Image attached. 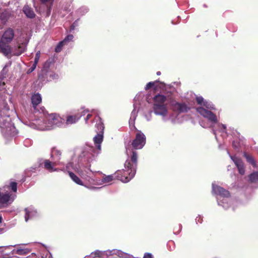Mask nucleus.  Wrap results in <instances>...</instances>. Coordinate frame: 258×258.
<instances>
[{
	"instance_id": "f257e3e1",
	"label": "nucleus",
	"mask_w": 258,
	"mask_h": 258,
	"mask_svg": "<svg viewBox=\"0 0 258 258\" xmlns=\"http://www.w3.org/2000/svg\"><path fill=\"white\" fill-rule=\"evenodd\" d=\"M138 154L136 151H133L130 159L128 158L124 163V169L118 170L114 174L104 175L100 183L94 177L95 182L93 184H103L111 182L115 179L126 183L130 181L136 173Z\"/></svg>"
},
{
	"instance_id": "f03ea898",
	"label": "nucleus",
	"mask_w": 258,
	"mask_h": 258,
	"mask_svg": "<svg viewBox=\"0 0 258 258\" xmlns=\"http://www.w3.org/2000/svg\"><path fill=\"white\" fill-rule=\"evenodd\" d=\"M77 156L78 158L77 162L76 161L71 162L66 166L70 177L76 183L83 185L82 180L71 171L73 170L89 183H93L95 179H94V173L90 169V163L85 161L84 158L81 160L78 156Z\"/></svg>"
},
{
	"instance_id": "7ed1b4c3",
	"label": "nucleus",
	"mask_w": 258,
	"mask_h": 258,
	"mask_svg": "<svg viewBox=\"0 0 258 258\" xmlns=\"http://www.w3.org/2000/svg\"><path fill=\"white\" fill-rule=\"evenodd\" d=\"M6 98L10 101L12 99L11 95L7 93L5 99L0 96V128L3 137L6 139H10L17 135V132L10 117V108L6 102Z\"/></svg>"
},
{
	"instance_id": "20e7f679",
	"label": "nucleus",
	"mask_w": 258,
	"mask_h": 258,
	"mask_svg": "<svg viewBox=\"0 0 258 258\" xmlns=\"http://www.w3.org/2000/svg\"><path fill=\"white\" fill-rule=\"evenodd\" d=\"M214 110L206 109L203 107L197 108V112L203 117L207 119L210 125H208L202 122H200L201 125L204 127H211L212 128L213 133L214 134L215 139L218 142H220V139L218 137V134H220L222 139L227 138L228 135L226 131V126L225 124L219 122V119L216 114L213 112Z\"/></svg>"
},
{
	"instance_id": "39448f33",
	"label": "nucleus",
	"mask_w": 258,
	"mask_h": 258,
	"mask_svg": "<svg viewBox=\"0 0 258 258\" xmlns=\"http://www.w3.org/2000/svg\"><path fill=\"white\" fill-rule=\"evenodd\" d=\"M103 139V134L97 133L94 137V142L96 148L92 146L86 145L77 149L76 155L80 159H84L85 161L91 163L95 160L101 149V143Z\"/></svg>"
},
{
	"instance_id": "423d86ee",
	"label": "nucleus",
	"mask_w": 258,
	"mask_h": 258,
	"mask_svg": "<svg viewBox=\"0 0 258 258\" xmlns=\"http://www.w3.org/2000/svg\"><path fill=\"white\" fill-rule=\"evenodd\" d=\"M153 112L157 116L161 117L163 122L172 119V113L170 111L167 104L165 103L166 97L161 94H157L154 97Z\"/></svg>"
},
{
	"instance_id": "0eeeda50",
	"label": "nucleus",
	"mask_w": 258,
	"mask_h": 258,
	"mask_svg": "<svg viewBox=\"0 0 258 258\" xmlns=\"http://www.w3.org/2000/svg\"><path fill=\"white\" fill-rule=\"evenodd\" d=\"M212 192L218 196L217 201L219 206L222 207L224 209H227L230 207L231 199L229 191L213 183Z\"/></svg>"
},
{
	"instance_id": "6e6552de",
	"label": "nucleus",
	"mask_w": 258,
	"mask_h": 258,
	"mask_svg": "<svg viewBox=\"0 0 258 258\" xmlns=\"http://www.w3.org/2000/svg\"><path fill=\"white\" fill-rule=\"evenodd\" d=\"M113 255H116L121 258H135L131 254L115 249L105 251L97 250L92 252L90 255L86 256L84 258H106Z\"/></svg>"
},
{
	"instance_id": "1a4fd4ad",
	"label": "nucleus",
	"mask_w": 258,
	"mask_h": 258,
	"mask_svg": "<svg viewBox=\"0 0 258 258\" xmlns=\"http://www.w3.org/2000/svg\"><path fill=\"white\" fill-rule=\"evenodd\" d=\"M44 108H41L42 114H41L40 116L35 119L33 122L29 123V125L31 127L41 131L49 130L48 123L45 118L46 114L44 112Z\"/></svg>"
},
{
	"instance_id": "9d476101",
	"label": "nucleus",
	"mask_w": 258,
	"mask_h": 258,
	"mask_svg": "<svg viewBox=\"0 0 258 258\" xmlns=\"http://www.w3.org/2000/svg\"><path fill=\"white\" fill-rule=\"evenodd\" d=\"M29 40L26 36H21L17 40V43L12 49L14 55L19 56L24 52L26 49Z\"/></svg>"
},
{
	"instance_id": "9b49d317",
	"label": "nucleus",
	"mask_w": 258,
	"mask_h": 258,
	"mask_svg": "<svg viewBox=\"0 0 258 258\" xmlns=\"http://www.w3.org/2000/svg\"><path fill=\"white\" fill-rule=\"evenodd\" d=\"M45 118L48 123L49 130L61 126L64 121V119L56 113L47 114L45 116Z\"/></svg>"
},
{
	"instance_id": "f8f14e48",
	"label": "nucleus",
	"mask_w": 258,
	"mask_h": 258,
	"mask_svg": "<svg viewBox=\"0 0 258 258\" xmlns=\"http://www.w3.org/2000/svg\"><path fill=\"white\" fill-rule=\"evenodd\" d=\"M146 144V137L141 131H138L135 139L132 142V146L135 149H142Z\"/></svg>"
},
{
	"instance_id": "ddd939ff",
	"label": "nucleus",
	"mask_w": 258,
	"mask_h": 258,
	"mask_svg": "<svg viewBox=\"0 0 258 258\" xmlns=\"http://www.w3.org/2000/svg\"><path fill=\"white\" fill-rule=\"evenodd\" d=\"M172 108L174 111L178 113L187 112L191 108V106L185 102H177L172 103Z\"/></svg>"
},
{
	"instance_id": "4468645a",
	"label": "nucleus",
	"mask_w": 258,
	"mask_h": 258,
	"mask_svg": "<svg viewBox=\"0 0 258 258\" xmlns=\"http://www.w3.org/2000/svg\"><path fill=\"white\" fill-rule=\"evenodd\" d=\"M25 221L33 220L39 216L37 210L33 207H29L25 209Z\"/></svg>"
},
{
	"instance_id": "2eb2a0df",
	"label": "nucleus",
	"mask_w": 258,
	"mask_h": 258,
	"mask_svg": "<svg viewBox=\"0 0 258 258\" xmlns=\"http://www.w3.org/2000/svg\"><path fill=\"white\" fill-rule=\"evenodd\" d=\"M196 100L200 107H203L206 109L216 110L215 105L211 101L205 100L202 96L197 97Z\"/></svg>"
},
{
	"instance_id": "dca6fc26",
	"label": "nucleus",
	"mask_w": 258,
	"mask_h": 258,
	"mask_svg": "<svg viewBox=\"0 0 258 258\" xmlns=\"http://www.w3.org/2000/svg\"><path fill=\"white\" fill-rule=\"evenodd\" d=\"M137 100H138V97L136 96L134 99L135 103L134 104V109L131 113V117L129 120L130 125L133 126L134 127H135V120L138 115L140 108L139 105L136 103Z\"/></svg>"
},
{
	"instance_id": "f3484780",
	"label": "nucleus",
	"mask_w": 258,
	"mask_h": 258,
	"mask_svg": "<svg viewBox=\"0 0 258 258\" xmlns=\"http://www.w3.org/2000/svg\"><path fill=\"white\" fill-rule=\"evenodd\" d=\"M227 154L229 155L231 159L233 161L235 165L237 167L239 173L241 175L244 174L245 172V170L243 163L241 160L237 158V157L231 155L229 152L228 150Z\"/></svg>"
},
{
	"instance_id": "a211bd4d",
	"label": "nucleus",
	"mask_w": 258,
	"mask_h": 258,
	"mask_svg": "<svg viewBox=\"0 0 258 258\" xmlns=\"http://www.w3.org/2000/svg\"><path fill=\"white\" fill-rule=\"evenodd\" d=\"M61 156V152L56 149L53 148L51 151V158L54 161V164H60V160Z\"/></svg>"
},
{
	"instance_id": "6ab92c4d",
	"label": "nucleus",
	"mask_w": 258,
	"mask_h": 258,
	"mask_svg": "<svg viewBox=\"0 0 258 258\" xmlns=\"http://www.w3.org/2000/svg\"><path fill=\"white\" fill-rule=\"evenodd\" d=\"M14 36V31L11 28L8 29L3 34L2 38V41L6 43L10 42Z\"/></svg>"
},
{
	"instance_id": "aec40b11",
	"label": "nucleus",
	"mask_w": 258,
	"mask_h": 258,
	"mask_svg": "<svg viewBox=\"0 0 258 258\" xmlns=\"http://www.w3.org/2000/svg\"><path fill=\"white\" fill-rule=\"evenodd\" d=\"M54 0H40L41 5L44 7L47 15L49 16L52 10V7Z\"/></svg>"
},
{
	"instance_id": "412c9836",
	"label": "nucleus",
	"mask_w": 258,
	"mask_h": 258,
	"mask_svg": "<svg viewBox=\"0 0 258 258\" xmlns=\"http://www.w3.org/2000/svg\"><path fill=\"white\" fill-rule=\"evenodd\" d=\"M58 165V164H54V161L51 162L49 160H45L44 161V168L50 172L59 171V169L54 168L55 166Z\"/></svg>"
},
{
	"instance_id": "4be33fe9",
	"label": "nucleus",
	"mask_w": 258,
	"mask_h": 258,
	"mask_svg": "<svg viewBox=\"0 0 258 258\" xmlns=\"http://www.w3.org/2000/svg\"><path fill=\"white\" fill-rule=\"evenodd\" d=\"M0 52L6 56L12 53V50L10 46L6 44V42L0 41Z\"/></svg>"
},
{
	"instance_id": "5701e85b",
	"label": "nucleus",
	"mask_w": 258,
	"mask_h": 258,
	"mask_svg": "<svg viewBox=\"0 0 258 258\" xmlns=\"http://www.w3.org/2000/svg\"><path fill=\"white\" fill-rule=\"evenodd\" d=\"M42 101V98L41 95L37 93H34L31 96V102L33 105V107L35 109L36 106L41 103Z\"/></svg>"
},
{
	"instance_id": "b1692460",
	"label": "nucleus",
	"mask_w": 258,
	"mask_h": 258,
	"mask_svg": "<svg viewBox=\"0 0 258 258\" xmlns=\"http://www.w3.org/2000/svg\"><path fill=\"white\" fill-rule=\"evenodd\" d=\"M23 11L26 16L29 18H33L35 17V14L31 8L28 5H25L23 9Z\"/></svg>"
},
{
	"instance_id": "393cba45",
	"label": "nucleus",
	"mask_w": 258,
	"mask_h": 258,
	"mask_svg": "<svg viewBox=\"0 0 258 258\" xmlns=\"http://www.w3.org/2000/svg\"><path fill=\"white\" fill-rule=\"evenodd\" d=\"M95 111V110L92 109L91 111H90L89 109H86L82 110L81 112L80 113V115L78 116L80 117V118L82 116L85 115L86 114L87 116L85 118V120L86 123H87L88 120L90 119V118L92 116V114H91V112H93Z\"/></svg>"
},
{
	"instance_id": "a878e982",
	"label": "nucleus",
	"mask_w": 258,
	"mask_h": 258,
	"mask_svg": "<svg viewBox=\"0 0 258 258\" xmlns=\"http://www.w3.org/2000/svg\"><path fill=\"white\" fill-rule=\"evenodd\" d=\"M97 119L99 120L98 123L96 124V127L97 128V133H104V124L99 116H97Z\"/></svg>"
},
{
	"instance_id": "bb28decb",
	"label": "nucleus",
	"mask_w": 258,
	"mask_h": 258,
	"mask_svg": "<svg viewBox=\"0 0 258 258\" xmlns=\"http://www.w3.org/2000/svg\"><path fill=\"white\" fill-rule=\"evenodd\" d=\"M80 117L78 115H69L67 117L66 123L67 124H72L76 123L79 119Z\"/></svg>"
},
{
	"instance_id": "cd10ccee",
	"label": "nucleus",
	"mask_w": 258,
	"mask_h": 258,
	"mask_svg": "<svg viewBox=\"0 0 258 258\" xmlns=\"http://www.w3.org/2000/svg\"><path fill=\"white\" fill-rule=\"evenodd\" d=\"M30 250L28 248H19L16 250H13L12 252H15L19 255H24L29 253Z\"/></svg>"
},
{
	"instance_id": "c85d7f7f",
	"label": "nucleus",
	"mask_w": 258,
	"mask_h": 258,
	"mask_svg": "<svg viewBox=\"0 0 258 258\" xmlns=\"http://www.w3.org/2000/svg\"><path fill=\"white\" fill-rule=\"evenodd\" d=\"M249 180L251 183H258V172H253L249 176Z\"/></svg>"
},
{
	"instance_id": "c756f323",
	"label": "nucleus",
	"mask_w": 258,
	"mask_h": 258,
	"mask_svg": "<svg viewBox=\"0 0 258 258\" xmlns=\"http://www.w3.org/2000/svg\"><path fill=\"white\" fill-rule=\"evenodd\" d=\"M244 157L246 159V161L250 164H251L253 167H255L256 162L253 158L250 155L245 153L244 154Z\"/></svg>"
},
{
	"instance_id": "7c9ffc66",
	"label": "nucleus",
	"mask_w": 258,
	"mask_h": 258,
	"mask_svg": "<svg viewBox=\"0 0 258 258\" xmlns=\"http://www.w3.org/2000/svg\"><path fill=\"white\" fill-rule=\"evenodd\" d=\"M89 11V9L87 7L83 6L77 10L76 13L80 16H82L87 13Z\"/></svg>"
},
{
	"instance_id": "2f4dec72",
	"label": "nucleus",
	"mask_w": 258,
	"mask_h": 258,
	"mask_svg": "<svg viewBox=\"0 0 258 258\" xmlns=\"http://www.w3.org/2000/svg\"><path fill=\"white\" fill-rule=\"evenodd\" d=\"M36 258H52V254L48 250H45L40 256H37Z\"/></svg>"
},
{
	"instance_id": "473e14b6",
	"label": "nucleus",
	"mask_w": 258,
	"mask_h": 258,
	"mask_svg": "<svg viewBox=\"0 0 258 258\" xmlns=\"http://www.w3.org/2000/svg\"><path fill=\"white\" fill-rule=\"evenodd\" d=\"M9 189H11L12 191L14 193L17 191V183L15 181L10 182L9 185L8 186Z\"/></svg>"
},
{
	"instance_id": "72a5a7b5",
	"label": "nucleus",
	"mask_w": 258,
	"mask_h": 258,
	"mask_svg": "<svg viewBox=\"0 0 258 258\" xmlns=\"http://www.w3.org/2000/svg\"><path fill=\"white\" fill-rule=\"evenodd\" d=\"M65 44L62 41L58 43L55 48V51L56 52H59L61 51L62 47Z\"/></svg>"
},
{
	"instance_id": "f704fd0d",
	"label": "nucleus",
	"mask_w": 258,
	"mask_h": 258,
	"mask_svg": "<svg viewBox=\"0 0 258 258\" xmlns=\"http://www.w3.org/2000/svg\"><path fill=\"white\" fill-rule=\"evenodd\" d=\"M79 19H78L71 25L70 28V32H72L79 26Z\"/></svg>"
},
{
	"instance_id": "c9c22d12",
	"label": "nucleus",
	"mask_w": 258,
	"mask_h": 258,
	"mask_svg": "<svg viewBox=\"0 0 258 258\" xmlns=\"http://www.w3.org/2000/svg\"><path fill=\"white\" fill-rule=\"evenodd\" d=\"M152 111H150L147 113H145L144 117L147 121H150L152 119Z\"/></svg>"
},
{
	"instance_id": "e433bc0d",
	"label": "nucleus",
	"mask_w": 258,
	"mask_h": 258,
	"mask_svg": "<svg viewBox=\"0 0 258 258\" xmlns=\"http://www.w3.org/2000/svg\"><path fill=\"white\" fill-rule=\"evenodd\" d=\"M74 36L72 34H69L67 35L65 38L62 41L63 43L66 44L68 42L73 41Z\"/></svg>"
},
{
	"instance_id": "4c0bfd02",
	"label": "nucleus",
	"mask_w": 258,
	"mask_h": 258,
	"mask_svg": "<svg viewBox=\"0 0 258 258\" xmlns=\"http://www.w3.org/2000/svg\"><path fill=\"white\" fill-rule=\"evenodd\" d=\"M40 52L39 51L37 52L35 54L34 63L36 64H37V63L39 60V58H40Z\"/></svg>"
},
{
	"instance_id": "58836bf2",
	"label": "nucleus",
	"mask_w": 258,
	"mask_h": 258,
	"mask_svg": "<svg viewBox=\"0 0 258 258\" xmlns=\"http://www.w3.org/2000/svg\"><path fill=\"white\" fill-rule=\"evenodd\" d=\"M155 84V82H149L146 86L145 89L146 90H147L148 89H149L150 88H151V87H152L153 86H154Z\"/></svg>"
},
{
	"instance_id": "ea45409f",
	"label": "nucleus",
	"mask_w": 258,
	"mask_h": 258,
	"mask_svg": "<svg viewBox=\"0 0 258 258\" xmlns=\"http://www.w3.org/2000/svg\"><path fill=\"white\" fill-rule=\"evenodd\" d=\"M232 147L236 150H237L239 147V143L238 141H236L235 140L233 141L232 143Z\"/></svg>"
},
{
	"instance_id": "a19ab883",
	"label": "nucleus",
	"mask_w": 258,
	"mask_h": 258,
	"mask_svg": "<svg viewBox=\"0 0 258 258\" xmlns=\"http://www.w3.org/2000/svg\"><path fill=\"white\" fill-rule=\"evenodd\" d=\"M4 78L0 76V91H2V89H5L4 87L5 86V84L4 82H3Z\"/></svg>"
},
{
	"instance_id": "79ce46f5",
	"label": "nucleus",
	"mask_w": 258,
	"mask_h": 258,
	"mask_svg": "<svg viewBox=\"0 0 258 258\" xmlns=\"http://www.w3.org/2000/svg\"><path fill=\"white\" fill-rule=\"evenodd\" d=\"M49 78L53 80L57 79L58 78V76L55 73H52L49 75Z\"/></svg>"
},
{
	"instance_id": "37998d69",
	"label": "nucleus",
	"mask_w": 258,
	"mask_h": 258,
	"mask_svg": "<svg viewBox=\"0 0 258 258\" xmlns=\"http://www.w3.org/2000/svg\"><path fill=\"white\" fill-rule=\"evenodd\" d=\"M7 73V71L6 70V67L3 69L2 72L0 73V76L2 77L3 78L5 77Z\"/></svg>"
},
{
	"instance_id": "c03bdc74",
	"label": "nucleus",
	"mask_w": 258,
	"mask_h": 258,
	"mask_svg": "<svg viewBox=\"0 0 258 258\" xmlns=\"http://www.w3.org/2000/svg\"><path fill=\"white\" fill-rule=\"evenodd\" d=\"M196 222L197 223H202V217L201 216L199 215L197 216L195 219Z\"/></svg>"
},
{
	"instance_id": "a18cd8bd",
	"label": "nucleus",
	"mask_w": 258,
	"mask_h": 258,
	"mask_svg": "<svg viewBox=\"0 0 258 258\" xmlns=\"http://www.w3.org/2000/svg\"><path fill=\"white\" fill-rule=\"evenodd\" d=\"M143 258H153V256L151 253L146 252L144 254Z\"/></svg>"
},
{
	"instance_id": "49530a36",
	"label": "nucleus",
	"mask_w": 258,
	"mask_h": 258,
	"mask_svg": "<svg viewBox=\"0 0 258 258\" xmlns=\"http://www.w3.org/2000/svg\"><path fill=\"white\" fill-rule=\"evenodd\" d=\"M37 64L33 63L31 67L29 69L28 73L32 72L36 68Z\"/></svg>"
},
{
	"instance_id": "de8ad7c7",
	"label": "nucleus",
	"mask_w": 258,
	"mask_h": 258,
	"mask_svg": "<svg viewBox=\"0 0 258 258\" xmlns=\"http://www.w3.org/2000/svg\"><path fill=\"white\" fill-rule=\"evenodd\" d=\"M5 230L4 228H0V234H3L5 232Z\"/></svg>"
},
{
	"instance_id": "09e8293b",
	"label": "nucleus",
	"mask_w": 258,
	"mask_h": 258,
	"mask_svg": "<svg viewBox=\"0 0 258 258\" xmlns=\"http://www.w3.org/2000/svg\"><path fill=\"white\" fill-rule=\"evenodd\" d=\"M3 218L2 216H0V225L2 224Z\"/></svg>"
},
{
	"instance_id": "8fccbe9b",
	"label": "nucleus",
	"mask_w": 258,
	"mask_h": 258,
	"mask_svg": "<svg viewBox=\"0 0 258 258\" xmlns=\"http://www.w3.org/2000/svg\"><path fill=\"white\" fill-rule=\"evenodd\" d=\"M160 74H161L160 72H157V75H160Z\"/></svg>"
},
{
	"instance_id": "3c124183",
	"label": "nucleus",
	"mask_w": 258,
	"mask_h": 258,
	"mask_svg": "<svg viewBox=\"0 0 258 258\" xmlns=\"http://www.w3.org/2000/svg\"><path fill=\"white\" fill-rule=\"evenodd\" d=\"M179 228L180 230H181V225L180 224L179 225Z\"/></svg>"
},
{
	"instance_id": "603ef678",
	"label": "nucleus",
	"mask_w": 258,
	"mask_h": 258,
	"mask_svg": "<svg viewBox=\"0 0 258 258\" xmlns=\"http://www.w3.org/2000/svg\"><path fill=\"white\" fill-rule=\"evenodd\" d=\"M0 258H11V257H5V256H3V257H1Z\"/></svg>"
},
{
	"instance_id": "864d4df0",
	"label": "nucleus",
	"mask_w": 258,
	"mask_h": 258,
	"mask_svg": "<svg viewBox=\"0 0 258 258\" xmlns=\"http://www.w3.org/2000/svg\"><path fill=\"white\" fill-rule=\"evenodd\" d=\"M92 188L93 189H97L98 188L97 187H92Z\"/></svg>"
},
{
	"instance_id": "5fc2aeb1",
	"label": "nucleus",
	"mask_w": 258,
	"mask_h": 258,
	"mask_svg": "<svg viewBox=\"0 0 258 258\" xmlns=\"http://www.w3.org/2000/svg\"><path fill=\"white\" fill-rule=\"evenodd\" d=\"M126 154H127V155H128V150L127 149H126Z\"/></svg>"
}]
</instances>
